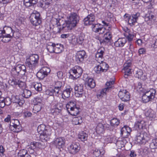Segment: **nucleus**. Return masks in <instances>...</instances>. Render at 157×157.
<instances>
[{"label":"nucleus","instance_id":"1","mask_svg":"<svg viewBox=\"0 0 157 157\" xmlns=\"http://www.w3.org/2000/svg\"><path fill=\"white\" fill-rule=\"evenodd\" d=\"M79 17L76 13H71L67 17V20L60 29L64 32L71 30L76 26L79 21Z\"/></svg>","mask_w":157,"mask_h":157},{"label":"nucleus","instance_id":"2","mask_svg":"<svg viewBox=\"0 0 157 157\" xmlns=\"http://www.w3.org/2000/svg\"><path fill=\"white\" fill-rule=\"evenodd\" d=\"M83 21L85 25H92V30L96 33L99 34L103 33L105 31V28L101 27V25L99 24H95V17L93 14H90L85 18Z\"/></svg>","mask_w":157,"mask_h":157},{"label":"nucleus","instance_id":"3","mask_svg":"<svg viewBox=\"0 0 157 157\" xmlns=\"http://www.w3.org/2000/svg\"><path fill=\"white\" fill-rule=\"evenodd\" d=\"M39 57L37 54H32L26 60V64L30 69L34 68L38 63Z\"/></svg>","mask_w":157,"mask_h":157},{"label":"nucleus","instance_id":"4","mask_svg":"<svg viewBox=\"0 0 157 157\" xmlns=\"http://www.w3.org/2000/svg\"><path fill=\"white\" fill-rule=\"evenodd\" d=\"M156 93L155 90L153 89H151L144 92L142 96V100L145 103H147L151 101L155 98Z\"/></svg>","mask_w":157,"mask_h":157},{"label":"nucleus","instance_id":"5","mask_svg":"<svg viewBox=\"0 0 157 157\" xmlns=\"http://www.w3.org/2000/svg\"><path fill=\"white\" fill-rule=\"evenodd\" d=\"M82 72L81 67L78 66H75L70 70V77L73 79H76L81 76Z\"/></svg>","mask_w":157,"mask_h":157},{"label":"nucleus","instance_id":"6","mask_svg":"<svg viewBox=\"0 0 157 157\" xmlns=\"http://www.w3.org/2000/svg\"><path fill=\"white\" fill-rule=\"evenodd\" d=\"M140 16V13H137L135 14L129 15L128 14H125L124 16V17L125 20L128 21V24L131 26L134 25L137 22L138 17Z\"/></svg>","mask_w":157,"mask_h":157},{"label":"nucleus","instance_id":"7","mask_svg":"<svg viewBox=\"0 0 157 157\" xmlns=\"http://www.w3.org/2000/svg\"><path fill=\"white\" fill-rule=\"evenodd\" d=\"M10 128L13 132H18L22 130V127L19 121L17 119H12L10 121Z\"/></svg>","mask_w":157,"mask_h":157},{"label":"nucleus","instance_id":"8","mask_svg":"<svg viewBox=\"0 0 157 157\" xmlns=\"http://www.w3.org/2000/svg\"><path fill=\"white\" fill-rule=\"evenodd\" d=\"M40 13L36 11H34L30 15V19L32 24L34 26L39 25L41 22L40 17Z\"/></svg>","mask_w":157,"mask_h":157},{"label":"nucleus","instance_id":"9","mask_svg":"<svg viewBox=\"0 0 157 157\" xmlns=\"http://www.w3.org/2000/svg\"><path fill=\"white\" fill-rule=\"evenodd\" d=\"M114 82L113 80L112 81L107 82L106 84L107 88H104L98 92L97 95L98 98L100 99L104 96L105 95L107 90L113 87Z\"/></svg>","mask_w":157,"mask_h":157},{"label":"nucleus","instance_id":"10","mask_svg":"<svg viewBox=\"0 0 157 157\" xmlns=\"http://www.w3.org/2000/svg\"><path fill=\"white\" fill-rule=\"evenodd\" d=\"M99 63V65L94 67V71L97 74H100L106 71L109 67L108 65L103 61Z\"/></svg>","mask_w":157,"mask_h":157},{"label":"nucleus","instance_id":"11","mask_svg":"<svg viewBox=\"0 0 157 157\" xmlns=\"http://www.w3.org/2000/svg\"><path fill=\"white\" fill-rule=\"evenodd\" d=\"M68 152L71 154H75L79 151L80 149L79 144L77 142H73L68 147Z\"/></svg>","mask_w":157,"mask_h":157},{"label":"nucleus","instance_id":"12","mask_svg":"<svg viewBox=\"0 0 157 157\" xmlns=\"http://www.w3.org/2000/svg\"><path fill=\"white\" fill-rule=\"evenodd\" d=\"M41 147V145L40 143L39 142H31L29 145L27 146V148L29 153L30 154L34 152V149H40Z\"/></svg>","mask_w":157,"mask_h":157},{"label":"nucleus","instance_id":"13","mask_svg":"<svg viewBox=\"0 0 157 157\" xmlns=\"http://www.w3.org/2000/svg\"><path fill=\"white\" fill-rule=\"evenodd\" d=\"M74 89L75 96L78 98L82 97L84 93L83 85L79 84H76L75 86Z\"/></svg>","mask_w":157,"mask_h":157},{"label":"nucleus","instance_id":"14","mask_svg":"<svg viewBox=\"0 0 157 157\" xmlns=\"http://www.w3.org/2000/svg\"><path fill=\"white\" fill-rule=\"evenodd\" d=\"M105 48L103 47L99 48L95 54V60L98 63L103 61L104 59L103 56L104 53Z\"/></svg>","mask_w":157,"mask_h":157},{"label":"nucleus","instance_id":"15","mask_svg":"<svg viewBox=\"0 0 157 157\" xmlns=\"http://www.w3.org/2000/svg\"><path fill=\"white\" fill-rule=\"evenodd\" d=\"M118 96L121 100L124 101H127L130 99V94L126 90L120 91L118 93Z\"/></svg>","mask_w":157,"mask_h":157},{"label":"nucleus","instance_id":"16","mask_svg":"<svg viewBox=\"0 0 157 157\" xmlns=\"http://www.w3.org/2000/svg\"><path fill=\"white\" fill-rule=\"evenodd\" d=\"M65 143V140L63 137L56 138L54 140L53 144L56 147L59 149L62 148L64 147Z\"/></svg>","mask_w":157,"mask_h":157},{"label":"nucleus","instance_id":"17","mask_svg":"<svg viewBox=\"0 0 157 157\" xmlns=\"http://www.w3.org/2000/svg\"><path fill=\"white\" fill-rule=\"evenodd\" d=\"M123 29V31L125 32L124 33V36L126 37L128 41H131L133 40L134 36V34L133 32L126 27H124Z\"/></svg>","mask_w":157,"mask_h":157},{"label":"nucleus","instance_id":"18","mask_svg":"<svg viewBox=\"0 0 157 157\" xmlns=\"http://www.w3.org/2000/svg\"><path fill=\"white\" fill-rule=\"evenodd\" d=\"M51 133V129H49L45 132L40 133V138L42 141H47L50 139Z\"/></svg>","mask_w":157,"mask_h":157},{"label":"nucleus","instance_id":"19","mask_svg":"<svg viewBox=\"0 0 157 157\" xmlns=\"http://www.w3.org/2000/svg\"><path fill=\"white\" fill-rule=\"evenodd\" d=\"M136 139L137 142L140 144H145L149 140V138L146 136V135L143 134H140L137 136Z\"/></svg>","mask_w":157,"mask_h":157},{"label":"nucleus","instance_id":"20","mask_svg":"<svg viewBox=\"0 0 157 157\" xmlns=\"http://www.w3.org/2000/svg\"><path fill=\"white\" fill-rule=\"evenodd\" d=\"M145 115L151 121L155 120L156 117L155 112L151 109L146 110L145 113Z\"/></svg>","mask_w":157,"mask_h":157},{"label":"nucleus","instance_id":"21","mask_svg":"<svg viewBox=\"0 0 157 157\" xmlns=\"http://www.w3.org/2000/svg\"><path fill=\"white\" fill-rule=\"evenodd\" d=\"M86 55L84 51L82 50L77 52L76 55V60L78 63L82 62L84 60Z\"/></svg>","mask_w":157,"mask_h":157},{"label":"nucleus","instance_id":"22","mask_svg":"<svg viewBox=\"0 0 157 157\" xmlns=\"http://www.w3.org/2000/svg\"><path fill=\"white\" fill-rule=\"evenodd\" d=\"M55 105L52 106L51 109V112L54 114H58L61 111L62 105L60 103H57L55 101Z\"/></svg>","mask_w":157,"mask_h":157},{"label":"nucleus","instance_id":"23","mask_svg":"<svg viewBox=\"0 0 157 157\" xmlns=\"http://www.w3.org/2000/svg\"><path fill=\"white\" fill-rule=\"evenodd\" d=\"M14 31L12 29V28L9 26H5L3 28V30H0V34H4L6 35H12L13 34Z\"/></svg>","mask_w":157,"mask_h":157},{"label":"nucleus","instance_id":"24","mask_svg":"<svg viewBox=\"0 0 157 157\" xmlns=\"http://www.w3.org/2000/svg\"><path fill=\"white\" fill-rule=\"evenodd\" d=\"M72 89L70 86H67L63 90L62 94V97L64 99L68 98L70 96Z\"/></svg>","mask_w":157,"mask_h":157},{"label":"nucleus","instance_id":"25","mask_svg":"<svg viewBox=\"0 0 157 157\" xmlns=\"http://www.w3.org/2000/svg\"><path fill=\"white\" fill-rule=\"evenodd\" d=\"M9 82L12 85H18L20 88L22 89L26 87V84L25 82L17 79H13L12 80L10 81Z\"/></svg>","mask_w":157,"mask_h":157},{"label":"nucleus","instance_id":"26","mask_svg":"<svg viewBox=\"0 0 157 157\" xmlns=\"http://www.w3.org/2000/svg\"><path fill=\"white\" fill-rule=\"evenodd\" d=\"M131 131V128L127 126H124L121 129V134L124 137L129 136Z\"/></svg>","mask_w":157,"mask_h":157},{"label":"nucleus","instance_id":"27","mask_svg":"<svg viewBox=\"0 0 157 157\" xmlns=\"http://www.w3.org/2000/svg\"><path fill=\"white\" fill-rule=\"evenodd\" d=\"M12 99L17 106L18 105L19 106H21L25 103L24 100L22 98H20L18 96H14Z\"/></svg>","mask_w":157,"mask_h":157},{"label":"nucleus","instance_id":"28","mask_svg":"<svg viewBox=\"0 0 157 157\" xmlns=\"http://www.w3.org/2000/svg\"><path fill=\"white\" fill-rule=\"evenodd\" d=\"M127 40L125 38H120L114 43V45L116 47H122L126 43Z\"/></svg>","mask_w":157,"mask_h":157},{"label":"nucleus","instance_id":"29","mask_svg":"<svg viewBox=\"0 0 157 157\" xmlns=\"http://www.w3.org/2000/svg\"><path fill=\"white\" fill-rule=\"evenodd\" d=\"M13 37V34L12 35H6L2 34L1 36L0 37V40L3 43H7L10 41Z\"/></svg>","mask_w":157,"mask_h":157},{"label":"nucleus","instance_id":"30","mask_svg":"<svg viewBox=\"0 0 157 157\" xmlns=\"http://www.w3.org/2000/svg\"><path fill=\"white\" fill-rule=\"evenodd\" d=\"M24 65H18L16 67H14L12 70V71L17 75H19L21 69L24 70Z\"/></svg>","mask_w":157,"mask_h":157},{"label":"nucleus","instance_id":"31","mask_svg":"<svg viewBox=\"0 0 157 157\" xmlns=\"http://www.w3.org/2000/svg\"><path fill=\"white\" fill-rule=\"evenodd\" d=\"M85 84L91 88H94L95 86V82L92 78L88 77L86 80Z\"/></svg>","mask_w":157,"mask_h":157},{"label":"nucleus","instance_id":"32","mask_svg":"<svg viewBox=\"0 0 157 157\" xmlns=\"http://www.w3.org/2000/svg\"><path fill=\"white\" fill-rule=\"evenodd\" d=\"M59 84V86H55L54 89H53V91H54V94L56 96H58L59 94H61L60 93V90L62 86V83L61 82L58 81L57 83V84Z\"/></svg>","mask_w":157,"mask_h":157},{"label":"nucleus","instance_id":"33","mask_svg":"<svg viewBox=\"0 0 157 157\" xmlns=\"http://www.w3.org/2000/svg\"><path fill=\"white\" fill-rule=\"evenodd\" d=\"M64 50L63 45L60 44H57L55 45L54 53H61Z\"/></svg>","mask_w":157,"mask_h":157},{"label":"nucleus","instance_id":"34","mask_svg":"<svg viewBox=\"0 0 157 157\" xmlns=\"http://www.w3.org/2000/svg\"><path fill=\"white\" fill-rule=\"evenodd\" d=\"M79 108L76 106L71 109H69L68 112L71 115L77 116L79 112Z\"/></svg>","mask_w":157,"mask_h":157},{"label":"nucleus","instance_id":"35","mask_svg":"<svg viewBox=\"0 0 157 157\" xmlns=\"http://www.w3.org/2000/svg\"><path fill=\"white\" fill-rule=\"evenodd\" d=\"M104 126L103 124L101 123L98 124L96 128V132L98 134H101L104 132Z\"/></svg>","mask_w":157,"mask_h":157},{"label":"nucleus","instance_id":"36","mask_svg":"<svg viewBox=\"0 0 157 157\" xmlns=\"http://www.w3.org/2000/svg\"><path fill=\"white\" fill-rule=\"evenodd\" d=\"M88 134L84 132H80L78 136V138L82 141H84L87 139Z\"/></svg>","mask_w":157,"mask_h":157},{"label":"nucleus","instance_id":"37","mask_svg":"<svg viewBox=\"0 0 157 157\" xmlns=\"http://www.w3.org/2000/svg\"><path fill=\"white\" fill-rule=\"evenodd\" d=\"M55 44L52 42L48 43L47 45V49L48 51L50 53L54 52Z\"/></svg>","mask_w":157,"mask_h":157},{"label":"nucleus","instance_id":"38","mask_svg":"<svg viewBox=\"0 0 157 157\" xmlns=\"http://www.w3.org/2000/svg\"><path fill=\"white\" fill-rule=\"evenodd\" d=\"M49 129H51L48 127H46L44 124H41L39 125L37 128L38 131L40 132H45V131Z\"/></svg>","mask_w":157,"mask_h":157},{"label":"nucleus","instance_id":"39","mask_svg":"<svg viewBox=\"0 0 157 157\" xmlns=\"http://www.w3.org/2000/svg\"><path fill=\"white\" fill-rule=\"evenodd\" d=\"M76 106V103L75 101H70L66 104V108L68 111L69 109H72L74 107Z\"/></svg>","mask_w":157,"mask_h":157},{"label":"nucleus","instance_id":"40","mask_svg":"<svg viewBox=\"0 0 157 157\" xmlns=\"http://www.w3.org/2000/svg\"><path fill=\"white\" fill-rule=\"evenodd\" d=\"M36 3L35 0H24V5L27 7H30L35 4Z\"/></svg>","mask_w":157,"mask_h":157},{"label":"nucleus","instance_id":"41","mask_svg":"<svg viewBox=\"0 0 157 157\" xmlns=\"http://www.w3.org/2000/svg\"><path fill=\"white\" fill-rule=\"evenodd\" d=\"M73 123L75 125L80 124L82 123V117H75L72 120Z\"/></svg>","mask_w":157,"mask_h":157},{"label":"nucleus","instance_id":"42","mask_svg":"<svg viewBox=\"0 0 157 157\" xmlns=\"http://www.w3.org/2000/svg\"><path fill=\"white\" fill-rule=\"evenodd\" d=\"M22 95L24 98H29L31 95V91L29 90L24 89L23 90Z\"/></svg>","mask_w":157,"mask_h":157},{"label":"nucleus","instance_id":"43","mask_svg":"<svg viewBox=\"0 0 157 157\" xmlns=\"http://www.w3.org/2000/svg\"><path fill=\"white\" fill-rule=\"evenodd\" d=\"M145 125L144 121H138L135 124V126L136 128H138L139 129H142Z\"/></svg>","mask_w":157,"mask_h":157},{"label":"nucleus","instance_id":"44","mask_svg":"<svg viewBox=\"0 0 157 157\" xmlns=\"http://www.w3.org/2000/svg\"><path fill=\"white\" fill-rule=\"evenodd\" d=\"M42 105V104H34L33 109V112L36 113L40 111L41 109Z\"/></svg>","mask_w":157,"mask_h":157},{"label":"nucleus","instance_id":"45","mask_svg":"<svg viewBox=\"0 0 157 157\" xmlns=\"http://www.w3.org/2000/svg\"><path fill=\"white\" fill-rule=\"evenodd\" d=\"M28 154V151L26 149H21L18 153L17 157H24L26 155Z\"/></svg>","mask_w":157,"mask_h":157},{"label":"nucleus","instance_id":"46","mask_svg":"<svg viewBox=\"0 0 157 157\" xmlns=\"http://www.w3.org/2000/svg\"><path fill=\"white\" fill-rule=\"evenodd\" d=\"M40 70L46 76L51 71L50 68L47 66L43 67Z\"/></svg>","mask_w":157,"mask_h":157},{"label":"nucleus","instance_id":"47","mask_svg":"<svg viewBox=\"0 0 157 157\" xmlns=\"http://www.w3.org/2000/svg\"><path fill=\"white\" fill-rule=\"evenodd\" d=\"M110 122L111 125L114 126H117L120 123L119 120L116 118L112 119Z\"/></svg>","mask_w":157,"mask_h":157},{"label":"nucleus","instance_id":"48","mask_svg":"<svg viewBox=\"0 0 157 157\" xmlns=\"http://www.w3.org/2000/svg\"><path fill=\"white\" fill-rule=\"evenodd\" d=\"M131 68L126 69L123 68L122 70L123 71L124 73V77L125 78H127L128 76H129L132 73V72L131 71Z\"/></svg>","mask_w":157,"mask_h":157},{"label":"nucleus","instance_id":"49","mask_svg":"<svg viewBox=\"0 0 157 157\" xmlns=\"http://www.w3.org/2000/svg\"><path fill=\"white\" fill-rule=\"evenodd\" d=\"M52 1L51 0H47L45 2H44L42 4V7L46 9L48 7L50 4L52 3Z\"/></svg>","mask_w":157,"mask_h":157},{"label":"nucleus","instance_id":"50","mask_svg":"<svg viewBox=\"0 0 157 157\" xmlns=\"http://www.w3.org/2000/svg\"><path fill=\"white\" fill-rule=\"evenodd\" d=\"M34 87L35 90L37 91H41L42 90V85L40 83L35 82Z\"/></svg>","mask_w":157,"mask_h":157},{"label":"nucleus","instance_id":"51","mask_svg":"<svg viewBox=\"0 0 157 157\" xmlns=\"http://www.w3.org/2000/svg\"><path fill=\"white\" fill-rule=\"evenodd\" d=\"M37 77L40 79H43L46 76L40 70L36 74Z\"/></svg>","mask_w":157,"mask_h":157},{"label":"nucleus","instance_id":"52","mask_svg":"<svg viewBox=\"0 0 157 157\" xmlns=\"http://www.w3.org/2000/svg\"><path fill=\"white\" fill-rule=\"evenodd\" d=\"M136 77L138 78H140L143 75V72L140 69H138L137 71H135Z\"/></svg>","mask_w":157,"mask_h":157},{"label":"nucleus","instance_id":"53","mask_svg":"<svg viewBox=\"0 0 157 157\" xmlns=\"http://www.w3.org/2000/svg\"><path fill=\"white\" fill-rule=\"evenodd\" d=\"M102 23L103 24V26L105 27L108 30H110L111 29V25L106 21H102Z\"/></svg>","mask_w":157,"mask_h":157},{"label":"nucleus","instance_id":"54","mask_svg":"<svg viewBox=\"0 0 157 157\" xmlns=\"http://www.w3.org/2000/svg\"><path fill=\"white\" fill-rule=\"evenodd\" d=\"M105 39L106 40H109L112 38L111 33L109 31L106 32L104 35Z\"/></svg>","mask_w":157,"mask_h":157},{"label":"nucleus","instance_id":"55","mask_svg":"<svg viewBox=\"0 0 157 157\" xmlns=\"http://www.w3.org/2000/svg\"><path fill=\"white\" fill-rule=\"evenodd\" d=\"M151 146L153 147V148H157V136L152 140V142L151 144Z\"/></svg>","mask_w":157,"mask_h":157},{"label":"nucleus","instance_id":"56","mask_svg":"<svg viewBox=\"0 0 157 157\" xmlns=\"http://www.w3.org/2000/svg\"><path fill=\"white\" fill-rule=\"evenodd\" d=\"M42 100L41 98L39 97H36L34 98L33 102L35 104H42Z\"/></svg>","mask_w":157,"mask_h":157},{"label":"nucleus","instance_id":"57","mask_svg":"<svg viewBox=\"0 0 157 157\" xmlns=\"http://www.w3.org/2000/svg\"><path fill=\"white\" fill-rule=\"evenodd\" d=\"M84 36L83 34H81L79 37L77 38L78 44H81L83 42L84 40Z\"/></svg>","mask_w":157,"mask_h":157},{"label":"nucleus","instance_id":"58","mask_svg":"<svg viewBox=\"0 0 157 157\" xmlns=\"http://www.w3.org/2000/svg\"><path fill=\"white\" fill-rule=\"evenodd\" d=\"M128 155L130 157H136L137 156L136 152L133 150L130 151Z\"/></svg>","mask_w":157,"mask_h":157},{"label":"nucleus","instance_id":"59","mask_svg":"<svg viewBox=\"0 0 157 157\" xmlns=\"http://www.w3.org/2000/svg\"><path fill=\"white\" fill-rule=\"evenodd\" d=\"M46 94L49 96H52L54 94V91L53 89H48L45 91Z\"/></svg>","mask_w":157,"mask_h":157},{"label":"nucleus","instance_id":"60","mask_svg":"<svg viewBox=\"0 0 157 157\" xmlns=\"http://www.w3.org/2000/svg\"><path fill=\"white\" fill-rule=\"evenodd\" d=\"M5 105H9L10 104L11 101L10 98L7 97L6 98L3 100Z\"/></svg>","mask_w":157,"mask_h":157},{"label":"nucleus","instance_id":"61","mask_svg":"<svg viewBox=\"0 0 157 157\" xmlns=\"http://www.w3.org/2000/svg\"><path fill=\"white\" fill-rule=\"evenodd\" d=\"M71 43L73 44H75L77 43L78 44L77 38H76L75 35H73L72 36Z\"/></svg>","mask_w":157,"mask_h":157},{"label":"nucleus","instance_id":"62","mask_svg":"<svg viewBox=\"0 0 157 157\" xmlns=\"http://www.w3.org/2000/svg\"><path fill=\"white\" fill-rule=\"evenodd\" d=\"M5 149L2 145L0 146V155L3 156L4 155Z\"/></svg>","mask_w":157,"mask_h":157},{"label":"nucleus","instance_id":"63","mask_svg":"<svg viewBox=\"0 0 157 157\" xmlns=\"http://www.w3.org/2000/svg\"><path fill=\"white\" fill-rule=\"evenodd\" d=\"M24 117H31L32 115V113L30 112L27 111L24 113Z\"/></svg>","mask_w":157,"mask_h":157},{"label":"nucleus","instance_id":"64","mask_svg":"<svg viewBox=\"0 0 157 157\" xmlns=\"http://www.w3.org/2000/svg\"><path fill=\"white\" fill-rule=\"evenodd\" d=\"M94 155L96 157L99 156L100 155V152L98 149H95L93 152Z\"/></svg>","mask_w":157,"mask_h":157}]
</instances>
